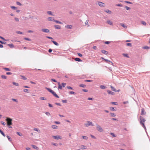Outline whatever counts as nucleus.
I'll return each mask as SVG.
<instances>
[{
    "label": "nucleus",
    "instance_id": "680f3d73",
    "mask_svg": "<svg viewBox=\"0 0 150 150\" xmlns=\"http://www.w3.org/2000/svg\"><path fill=\"white\" fill-rule=\"evenodd\" d=\"M85 81L88 82H92L93 81L92 80H85Z\"/></svg>",
    "mask_w": 150,
    "mask_h": 150
},
{
    "label": "nucleus",
    "instance_id": "de8ad7c7",
    "mask_svg": "<svg viewBox=\"0 0 150 150\" xmlns=\"http://www.w3.org/2000/svg\"><path fill=\"white\" fill-rule=\"evenodd\" d=\"M110 134L113 137H115L116 136L115 135V134L113 133H110Z\"/></svg>",
    "mask_w": 150,
    "mask_h": 150
},
{
    "label": "nucleus",
    "instance_id": "b1692460",
    "mask_svg": "<svg viewBox=\"0 0 150 150\" xmlns=\"http://www.w3.org/2000/svg\"><path fill=\"white\" fill-rule=\"evenodd\" d=\"M105 11L110 14H111L112 13L111 11L108 9H107L106 10H105Z\"/></svg>",
    "mask_w": 150,
    "mask_h": 150
},
{
    "label": "nucleus",
    "instance_id": "13d9d810",
    "mask_svg": "<svg viewBox=\"0 0 150 150\" xmlns=\"http://www.w3.org/2000/svg\"><path fill=\"white\" fill-rule=\"evenodd\" d=\"M34 130H35V131H36L37 132H39L40 131L38 128H34Z\"/></svg>",
    "mask_w": 150,
    "mask_h": 150
},
{
    "label": "nucleus",
    "instance_id": "58836bf2",
    "mask_svg": "<svg viewBox=\"0 0 150 150\" xmlns=\"http://www.w3.org/2000/svg\"><path fill=\"white\" fill-rule=\"evenodd\" d=\"M54 22H56V23H59V24H62V23L61 22L59 21L56 20H54Z\"/></svg>",
    "mask_w": 150,
    "mask_h": 150
},
{
    "label": "nucleus",
    "instance_id": "774afa93",
    "mask_svg": "<svg viewBox=\"0 0 150 150\" xmlns=\"http://www.w3.org/2000/svg\"><path fill=\"white\" fill-rule=\"evenodd\" d=\"M45 113L46 115H47L48 116H49L50 115V114L49 112H45Z\"/></svg>",
    "mask_w": 150,
    "mask_h": 150
},
{
    "label": "nucleus",
    "instance_id": "864d4df0",
    "mask_svg": "<svg viewBox=\"0 0 150 150\" xmlns=\"http://www.w3.org/2000/svg\"><path fill=\"white\" fill-rule=\"evenodd\" d=\"M125 8H126V9L127 10H129L130 9V8H129V7H128L127 6H125Z\"/></svg>",
    "mask_w": 150,
    "mask_h": 150
},
{
    "label": "nucleus",
    "instance_id": "423d86ee",
    "mask_svg": "<svg viewBox=\"0 0 150 150\" xmlns=\"http://www.w3.org/2000/svg\"><path fill=\"white\" fill-rule=\"evenodd\" d=\"M52 137L55 139H61L62 137L60 136H52Z\"/></svg>",
    "mask_w": 150,
    "mask_h": 150
},
{
    "label": "nucleus",
    "instance_id": "1a4fd4ad",
    "mask_svg": "<svg viewBox=\"0 0 150 150\" xmlns=\"http://www.w3.org/2000/svg\"><path fill=\"white\" fill-rule=\"evenodd\" d=\"M110 88H111L112 90L113 91H115V92H117L120 91L119 90L116 91V89L114 87H113L112 86H110Z\"/></svg>",
    "mask_w": 150,
    "mask_h": 150
},
{
    "label": "nucleus",
    "instance_id": "09e8293b",
    "mask_svg": "<svg viewBox=\"0 0 150 150\" xmlns=\"http://www.w3.org/2000/svg\"><path fill=\"white\" fill-rule=\"evenodd\" d=\"M1 77L3 79H6V76H5V75H2L1 76Z\"/></svg>",
    "mask_w": 150,
    "mask_h": 150
},
{
    "label": "nucleus",
    "instance_id": "052dcab7",
    "mask_svg": "<svg viewBox=\"0 0 150 150\" xmlns=\"http://www.w3.org/2000/svg\"><path fill=\"white\" fill-rule=\"evenodd\" d=\"M16 133H17V134L19 135V136H22V134L20 132H16Z\"/></svg>",
    "mask_w": 150,
    "mask_h": 150
},
{
    "label": "nucleus",
    "instance_id": "c85d7f7f",
    "mask_svg": "<svg viewBox=\"0 0 150 150\" xmlns=\"http://www.w3.org/2000/svg\"><path fill=\"white\" fill-rule=\"evenodd\" d=\"M141 23L144 25H146V22L144 21H141Z\"/></svg>",
    "mask_w": 150,
    "mask_h": 150
},
{
    "label": "nucleus",
    "instance_id": "4be33fe9",
    "mask_svg": "<svg viewBox=\"0 0 150 150\" xmlns=\"http://www.w3.org/2000/svg\"><path fill=\"white\" fill-rule=\"evenodd\" d=\"M51 41L56 45L58 46L59 44L57 42L54 41L52 40Z\"/></svg>",
    "mask_w": 150,
    "mask_h": 150
},
{
    "label": "nucleus",
    "instance_id": "6e6d98bb",
    "mask_svg": "<svg viewBox=\"0 0 150 150\" xmlns=\"http://www.w3.org/2000/svg\"><path fill=\"white\" fill-rule=\"evenodd\" d=\"M16 4L17 5L20 6H21V5H22L21 4L20 2H18V1L16 2Z\"/></svg>",
    "mask_w": 150,
    "mask_h": 150
},
{
    "label": "nucleus",
    "instance_id": "4468645a",
    "mask_svg": "<svg viewBox=\"0 0 150 150\" xmlns=\"http://www.w3.org/2000/svg\"><path fill=\"white\" fill-rule=\"evenodd\" d=\"M107 92L109 94L113 95L115 94V93L114 92H112L111 91L109 90H108Z\"/></svg>",
    "mask_w": 150,
    "mask_h": 150
},
{
    "label": "nucleus",
    "instance_id": "f8f14e48",
    "mask_svg": "<svg viewBox=\"0 0 150 150\" xmlns=\"http://www.w3.org/2000/svg\"><path fill=\"white\" fill-rule=\"evenodd\" d=\"M107 23H108V24H109L110 25H113L112 22L110 20H107Z\"/></svg>",
    "mask_w": 150,
    "mask_h": 150
},
{
    "label": "nucleus",
    "instance_id": "2eb2a0df",
    "mask_svg": "<svg viewBox=\"0 0 150 150\" xmlns=\"http://www.w3.org/2000/svg\"><path fill=\"white\" fill-rule=\"evenodd\" d=\"M89 122H91L88 121L87 122V123L84 124V125L86 127H88L90 125V123H89Z\"/></svg>",
    "mask_w": 150,
    "mask_h": 150
},
{
    "label": "nucleus",
    "instance_id": "7ed1b4c3",
    "mask_svg": "<svg viewBox=\"0 0 150 150\" xmlns=\"http://www.w3.org/2000/svg\"><path fill=\"white\" fill-rule=\"evenodd\" d=\"M6 120L7 121V125H11L12 124V120L10 118L7 117Z\"/></svg>",
    "mask_w": 150,
    "mask_h": 150
},
{
    "label": "nucleus",
    "instance_id": "dca6fc26",
    "mask_svg": "<svg viewBox=\"0 0 150 150\" xmlns=\"http://www.w3.org/2000/svg\"><path fill=\"white\" fill-rule=\"evenodd\" d=\"M54 27L56 29H60L61 28V27L60 25H55Z\"/></svg>",
    "mask_w": 150,
    "mask_h": 150
},
{
    "label": "nucleus",
    "instance_id": "9d476101",
    "mask_svg": "<svg viewBox=\"0 0 150 150\" xmlns=\"http://www.w3.org/2000/svg\"><path fill=\"white\" fill-rule=\"evenodd\" d=\"M65 28L67 29H71L72 28V26L71 25H67L65 26Z\"/></svg>",
    "mask_w": 150,
    "mask_h": 150
},
{
    "label": "nucleus",
    "instance_id": "a211bd4d",
    "mask_svg": "<svg viewBox=\"0 0 150 150\" xmlns=\"http://www.w3.org/2000/svg\"><path fill=\"white\" fill-rule=\"evenodd\" d=\"M8 45L11 48H13L14 47V45L12 44H8Z\"/></svg>",
    "mask_w": 150,
    "mask_h": 150
},
{
    "label": "nucleus",
    "instance_id": "72a5a7b5",
    "mask_svg": "<svg viewBox=\"0 0 150 150\" xmlns=\"http://www.w3.org/2000/svg\"><path fill=\"white\" fill-rule=\"evenodd\" d=\"M21 77L22 79L24 80H26L27 79L26 77L24 76L21 75Z\"/></svg>",
    "mask_w": 150,
    "mask_h": 150
},
{
    "label": "nucleus",
    "instance_id": "e2e57ef3",
    "mask_svg": "<svg viewBox=\"0 0 150 150\" xmlns=\"http://www.w3.org/2000/svg\"><path fill=\"white\" fill-rule=\"evenodd\" d=\"M67 88L68 89H69L71 90H73V89L72 88V87L70 86H67Z\"/></svg>",
    "mask_w": 150,
    "mask_h": 150
},
{
    "label": "nucleus",
    "instance_id": "6e6552de",
    "mask_svg": "<svg viewBox=\"0 0 150 150\" xmlns=\"http://www.w3.org/2000/svg\"><path fill=\"white\" fill-rule=\"evenodd\" d=\"M41 30L43 32L46 33H49L50 31L49 30L47 29L43 28Z\"/></svg>",
    "mask_w": 150,
    "mask_h": 150
},
{
    "label": "nucleus",
    "instance_id": "3c124183",
    "mask_svg": "<svg viewBox=\"0 0 150 150\" xmlns=\"http://www.w3.org/2000/svg\"><path fill=\"white\" fill-rule=\"evenodd\" d=\"M126 45L127 46L131 47L132 45L131 43H128L126 44Z\"/></svg>",
    "mask_w": 150,
    "mask_h": 150
},
{
    "label": "nucleus",
    "instance_id": "0e129e2a",
    "mask_svg": "<svg viewBox=\"0 0 150 150\" xmlns=\"http://www.w3.org/2000/svg\"><path fill=\"white\" fill-rule=\"evenodd\" d=\"M62 102L63 103H66L67 102V100H62Z\"/></svg>",
    "mask_w": 150,
    "mask_h": 150
},
{
    "label": "nucleus",
    "instance_id": "a18cd8bd",
    "mask_svg": "<svg viewBox=\"0 0 150 150\" xmlns=\"http://www.w3.org/2000/svg\"><path fill=\"white\" fill-rule=\"evenodd\" d=\"M69 93L70 94H75L76 93L72 91H70L69 92Z\"/></svg>",
    "mask_w": 150,
    "mask_h": 150
},
{
    "label": "nucleus",
    "instance_id": "f704fd0d",
    "mask_svg": "<svg viewBox=\"0 0 150 150\" xmlns=\"http://www.w3.org/2000/svg\"><path fill=\"white\" fill-rule=\"evenodd\" d=\"M32 146L34 149H38V148L37 147L34 145H32Z\"/></svg>",
    "mask_w": 150,
    "mask_h": 150
},
{
    "label": "nucleus",
    "instance_id": "ddd939ff",
    "mask_svg": "<svg viewBox=\"0 0 150 150\" xmlns=\"http://www.w3.org/2000/svg\"><path fill=\"white\" fill-rule=\"evenodd\" d=\"M48 21H54L55 20L54 19V18H52V17H49L48 18Z\"/></svg>",
    "mask_w": 150,
    "mask_h": 150
},
{
    "label": "nucleus",
    "instance_id": "c9c22d12",
    "mask_svg": "<svg viewBox=\"0 0 150 150\" xmlns=\"http://www.w3.org/2000/svg\"><path fill=\"white\" fill-rule=\"evenodd\" d=\"M79 86L83 88H85L86 87V85L84 84H81L79 85Z\"/></svg>",
    "mask_w": 150,
    "mask_h": 150
},
{
    "label": "nucleus",
    "instance_id": "393cba45",
    "mask_svg": "<svg viewBox=\"0 0 150 150\" xmlns=\"http://www.w3.org/2000/svg\"><path fill=\"white\" fill-rule=\"evenodd\" d=\"M105 61L106 62L108 63V62H109V64H110V63H111L112 64H113L109 60H108L107 59H105Z\"/></svg>",
    "mask_w": 150,
    "mask_h": 150
},
{
    "label": "nucleus",
    "instance_id": "603ef678",
    "mask_svg": "<svg viewBox=\"0 0 150 150\" xmlns=\"http://www.w3.org/2000/svg\"><path fill=\"white\" fill-rule=\"evenodd\" d=\"M111 103L112 104L115 105H117V102H111Z\"/></svg>",
    "mask_w": 150,
    "mask_h": 150
},
{
    "label": "nucleus",
    "instance_id": "2f4dec72",
    "mask_svg": "<svg viewBox=\"0 0 150 150\" xmlns=\"http://www.w3.org/2000/svg\"><path fill=\"white\" fill-rule=\"evenodd\" d=\"M110 114L111 115V116L112 117H115L116 116L115 114L114 113H110Z\"/></svg>",
    "mask_w": 150,
    "mask_h": 150
},
{
    "label": "nucleus",
    "instance_id": "39448f33",
    "mask_svg": "<svg viewBox=\"0 0 150 150\" xmlns=\"http://www.w3.org/2000/svg\"><path fill=\"white\" fill-rule=\"evenodd\" d=\"M98 4L100 7H104L105 6V4L104 3L100 2H98Z\"/></svg>",
    "mask_w": 150,
    "mask_h": 150
},
{
    "label": "nucleus",
    "instance_id": "9b49d317",
    "mask_svg": "<svg viewBox=\"0 0 150 150\" xmlns=\"http://www.w3.org/2000/svg\"><path fill=\"white\" fill-rule=\"evenodd\" d=\"M101 52H102V53H103V54H104L105 55H107L108 54V51H106L104 50H101Z\"/></svg>",
    "mask_w": 150,
    "mask_h": 150
},
{
    "label": "nucleus",
    "instance_id": "7c9ffc66",
    "mask_svg": "<svg viewBox=\"0 0 150 150\" xmlns=\"http://www.w3.org/2000/svg\"><path fill=\"white\" fill-rule=\"evenodd\" d=\"M12 83H13V84L14 85L17 86H19L18 83H16V82H13Z\"/></svg>",
    "mask_w": 150,
    "mask_h": 150
},
{
    "label": "nucleus",
    "instance_id": "c03bdc74",
    "mask_svg": "<svg viewBox=\"0 0 150 150\" xmlns=\"http://www.w3.org/2000/svg\"><path fill=\"white\" fill-rule=\"evenodd\" d=\"M82 138L83 139H86V140L88 138L86 136H83Z\"/></svg>",
    "mask_w": 150,
    "mask_h": 150
},
{
    "label": "nucleus",
    "instance_id": "f257e3e1",
    "mask_svg": "<svg viewBox=\"0 0 150 150\" xmlns=\"http://www.w3.org/2000/svg\"><path fill=\"white\" fill-rule=\"evenodd\" d=\"M140 119V123L142 126L144 128L145 130H146V129L145 126L144 124V123L146 121V120L142 117L140 116L139 117Z\"/></svg>",
    "mask_w": 150,
    "mask_h": 150
},
{
    "label": "nucleus",
    "instance_id": "f3484780",
    "mask_svg": "<svg viewBox=\"0 0 150 150\" xmlns=\"http://www.w3.org/2000/svg\"><path fill=\"white\" fill-rule=\"evenodd\" d=\"M58 88L60 89H62V86L61 85L60 82H58Z\"/></svg>",
    "mask_w": 150,
    "mask_h": 150
},
{
    "label": "nucleus",
    "instance_id": "79ce46f5",
    "mask_svg": "<svg viewBox=\"0 0 150 150\" xmlns=\"http://www.w3.org/2000/svg\"><path fill=\"white\" fill-rule=\"evenodd\" d=\"M24 39L28 41H31V40L30 39L28 38H25Z\"/></svg>",
    "mask_w": 150,
    "mask_h": 150
},
{
    "label": "nucleus",
    "instance_id": "20e7f679",
    "mask_svg": "<svg viewBox=\"0 0 150 150\" xmlns=\"http://www.w3.org/2000/svg\"><path fill=\"white\" fill-rule=\"evenodd\" d=\"M96 127L97 130L99 132H102L103 130L101 127L98 124H96Z\"/></svg>",
    "mask_w": 150,
    "mask_h": 150
},
{
    "label": "nucleus",
    "instance_id": "37998d69",
    "mask_svg": "<svg viewBox=\"0 0 150 150\" xmlns=\"http://www.w3.org/2000/svg\"><path fill=\"white\" fill-rule=\"evenodd\" d=\"M23 91L27 93H28L29 92V91L28 89H24L23 90Z\"/></svg>",
    "mask_w": 150,
    "mask_h": 150
},
{
    "label": "nucleus",
    "instance_id": "a19ab883",
    "mask_svg": "<svg viewBox=\"0 0 150 150\" xmlns=\"http://www.w3.org/2000/svg\"><path fill=\"white\" fill-rule=\"evenodd\" d=\"M40 99L41 100H46L47 99L46 98L41 97L40 98Z\"/></svg>",
    "mask_w": 150,
    "mask_h": 150
},
{
    "label": "nucleus",
    "instance_id": "412c9836",
    "mask_svg": "<svg viewBox=\"0 0 150 150\" xmlns=\"http://www.w3.org/2000/svg\"><path fill=\"white\" fill-rule=\"evenodd\" d=\"M74 60L78 62H81L82 60L79 58H75Z\"/></svg>",
    "mask_w": 150,
    "mask_h": 150
},
{
    "label": "nucleus",
    "instance_id": "49530a36",
    "mask_svg": "<svg viewBox=\"0 0 150 150\" xmlns=\"http://www.w3.org/2000/svg\"><path fill=\"white\" fill-rule=\"evenodd\" d=\"M16 33L18 34H23L22 32H21V31H16Z\"/></svg>",
    "mask_w": 150,
    "mask_h": 150
},
{
    "label": "nucleus",
    "instance_id": "4c0bfd02",
    "mask_svg": "<svg viewBox=\"0 0 150 150\" xmlns=\"http://www.w3.org/2000/svg\"><path fill=\"white\" fill-rule=\"evenodd\" d=\"M4 69L6 71H10L11 69L8 68H4Z\"/></svg>",
    "mask_w": 150,
    "mask_h": 150
},
{
    "label": "nucleus",
    "instance_id": "aec40b11",
    "mask_svg": "<svg viewBox=\"0 0 150 150\" xmlns=\"http://www.w3.org/2000/svg\"><path fill=\"white\" fill-rule=\"evenodd\" d=\"M120 25L125 28L126 29L127 28V26L125 25V24L122 23H120Z\"/></svg>",
    "mask_w": 150,
    "mask_h": 150
},
{
    "label": "nucleus",
    "instance_id": "69168bd1",
    "mask_svg": "<svg viewBox=\"0 0 150 150\" xmlns=\"http://www.w3.org/2000/svg\"><path fill=\"white\" fill-rule=\"evenodd\" d=\"M1 123L2 124V125H3L4 126L6 124V123L5 122H4L2 121H1Z\"/></svg>",
    "mask_w": 150,
    "mask_h": 150
},
{
    "label": "nucleus",
    "instance_id": "f03ea898",
    "mask_svg": "<svg viewBox=\"0 0 150 150\" xmlns=\"http://www.w3.org/2000/svg\"><path fill=\"white\" fill-rule=\"evenodd\" d=\"M45 88L49 92L51 93L55 97L58 98H59V97L56 94V93L51 89L47 87H46Z\"/></svg>",
    "mask_w": 150,
    "mask_h": 150
},
{
    "label": "nucleus",
    "instance_id": "0eeeda50",
    "mask_svg": "<svg viewBox=\"0 0 150 150\" xmlns=\"http://www.w3.org/2000/svg\"><path fill=\"white\" fill-rule=\"evenodd\" d=\"M146 114V112L145 111L144 108H142L141 115H145Z\"/></svg>",
    "mask_w": 150,
    "mask_h": 150
},
{
    "label": "nucleus",
    "instance_id": "e433bc0d",
    "mask_svg": "<svg viewBox=\"0 0 150 150\" xmlns=\"http://www.w3.org/2000/svg\"><path fill=\"white\" fill-rule=\"evenodd\" d=\"M11 8L13 10H16L17 9V8L13 6H11Z\"/></svg>",
    "mask_w": 150,
    "mask_h": 150
},
{
    "label": "nucleus",
    "instance_id": "8fccbe9b",
    "mask_svg": "<svg viewBox=\"0 0 150 150\" xmlns=\"http://www.w3.org/2000/svg\"><path fill=\"white\" fill-rule=\"evenodd\" d=\"M123 55L125 57H127L128 58L129 57L128 56V55L127 54H123Z\"/></svg>",
    "mask_w": 150,
    "mask_h": 150
},
{
    "label": "nucleus",
    "instance_id": "4d7b16f0",
    "mask_svg": "<svg viewBox=\"0 0 150 150\" xmlns=\"http://www.w3.org/2000/svg\"><path fill=\"white\" fill-rule=\"evenodd\" d=\"M116 5L117 6H120V7H122V4H116Z\"/></svg>",
    "mask_w": 150,
    "mask_h": 150
},
{
    "label": "nucleus",
    "instance_id": "473e14b6",
    "mask_svg": "<svg viewBox=\"0 0 150 150\" xmlns=\"http://www.w3.org/2000/svg\"><path fill=\"white\" fill-rule=\"evenodd\" d=\"M7 137L9 141L11 142L12 141V139L11 137L8 136H7Z\"/></svg>",
    "mask_w": 150,
    "mask_h": 150
},
{
    "label": "nucleus",
    "instance_id": "c756f323",
    "mask_svg": "<svg viewBox=\"0 0 150 150\" xmlns=\"http://www.w3.org/2000/svg\"><path fill=\"white\" fill-rule=\"evenodd\" d=\"M143 48L145 49L148 50L149 49L150 47L147 46H145L143 47Z\"/></svg>",
    "mask_w": 150,
    "mask_h": 150
},
{
    "label": "nucleus",
    "instance_id": "6ab92c4d",
    "mask_svg": "<svg viewBox=\"0 0 150 150\" xmlns=\"http://www.w3.org/2000/svg\"><path fill=\"white\" fill-rule=\"evenodd\" d=\"M100 88L102 89H105L106 88V87L105 86L101 85L100 86Z\"/></svg>",
    "mask_w": 150,
    "mask_h": 150
},
{
    "label": "nucleus",
    "instance_id": "5fc2aeb1",
    "mask_svg": "<svg viewBox=\"0 0 150 150\" xmlns=\"http://www.w3.org/2000/svg\"><path fill=\"white\" fill-rule=\"evenodd\" d=\"M0 133H1V134L3 135V136L4 137H5V134H4V133L3 132V131H1V132H0Z\"/></svg>",
    "mask_w": 150,
    "mask_h": 150
},
{
    "label": "nucleus",
    "instance_id": "a878e982",
    "mask_svg": "<svg viewBox=\"0 0 150 150\" xmlns=\"http://www.w3.org/2000/svg\"><path fill=\"white\" fill-rule=\"evenodd\" d=\"M81 148L82 149H86L87 148V147L84 145H81Z\"/></svg>",
    "mask_w": 150,
    "mask_h": 150
},
{
    "label": "nucleus",
    "instance_id": "338daca9",
    "mask_svg": "<svg viewBox=\"0 0 150 150\" xmlns=\"http://www.w3.org/2000/svg\"><path fill=\"white\" fill-rule=\"evenodd\" d=\"M14 19H15V20L17 22H18L19 21V19L18 18L16 17V18H15Z\"/></svg>",
    "mask_w": 150,
    "mask_h": 150
},
{
    "label": "nucleus",
    "instance_id": "bf43d9fd",
    "mask_svg": "<svg viewBox=\"0 0 150 150\" xmlns=\"http://www.w3.org/2000/svg\"><path fill=\"white\" fill-rule=\"evenodd\" d=\"M62 86H63V87H64L66 85V83H62Z\"/></svg>",
    "mask_w": 150,
    "mask_h": 150
},
{
    "label": "nucleus",
    "instance_id": "ea45409f",
    "mask_svg": "<svg viewBox=\"0 0 150 150\" xmlns=\"http://www.w3.org/2000/svg\"><path fill=\"white\" fill-rule=\"evenodd\" d=\"M47 13L50 15H51L52 16H54L52 13V12L51 11H47Z\"/></svg>",
    "mask_w": 150,
    "mask_h": 150
},
{
    "label": "nucleus",
    "instance_id": "cd10ccee",
    "mask_svg": "<svg viewBox=\"0 0 150 150\" xmlns=\"http://www.w3.org/2000/svg\"><path fill=\"white\" fill-rule=\"evenodd\" d=\"M58 127L57 125H53L52 126V127L53 129H55L57 128Z\"/></svg>",
    "mask_w": 150,
    "mask_h": 150
},
{
    "label": "nucleus",
    "instance_id": "5701e85b",
    "mask_svg": "<svg viewBox=\"0 0 150 150\" xmlns=\"http://www.w3.org/2000/svg\"><path fill=\"white\" fill-rule=\"evenodd\" d=\"M116 108H114L112 107H111L110 108V110L111 111H116Z\"/></svg>",
    "mask_w": 150,
    "mask_h": 150
},
{
    "label": "nucleus",
    "instance_id": "bb28decb",
    "mask_svg": "<svg viewBox=\"0 0 150 150\" xmlns=\"http://www.w3.org/2000/svg\"><path fill=\"white\" fill-rule=\"evenodd\" d=\"M88 21H89L88 20H86V22H85V24H86V25H87V26L88 27H89V26H90V25H89L88 24Z\"/></svg>",
    "mask_w": 150,
    "mask_h": 150
}]
</instances>
